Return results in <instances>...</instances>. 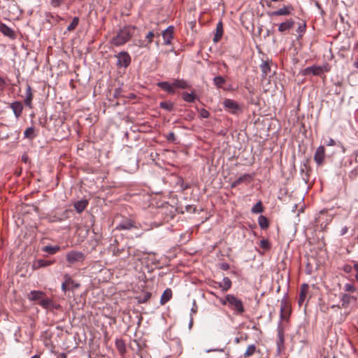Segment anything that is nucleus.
I'll return each mask as SVG.
<instances>
[{"instance_id":"9b49d317","label":"nucleus","mask_w":358,"mask_h":358,"mask_svg":"<svg viewBox=\"0 0 358 358\" xmlns=\"http://www.w3.org/2000/svg\"><path fill=\"white\" fill-rule=\"evenodd\" d=\"M357 298L355 296L348 294H342L341 296V302L342 308H347L352 302H356Z\"/></svg>"},{"instance_id":"c756f323","label":"nucleus","mask_w":358,"mask_h":358,"mask_svg":"<svg viewBox=\"0 0 358 358\" xmlns=\"http://www.w3.org/2000/svg\"><path fill=\"white\" fill-rule=\"evenodd\" d=\"M173 89L181 88L185 89L188 87V85L184 80H175L173 83Z\"/></svg>"},{"instance_id":"9d476101","label":"nucleus","mask_w":358,"mask_h":358,"mask_svg":"<svg viewBox=\"0 0 358 358\" xmlns=\"http://www.w3.org/2000/svg\"><path fill=\"white\" fill-rule=\"evenodd\" d=\"M252 180V176L250 174L245 173L243 176L235 180L231 184V187L234 188L243 182L249 183Z\"/></svg>"},{"instance_id":"dca6fc26","label":"nucleus","mask_w":358,"mask_h":358,"mask_svg":"<svg viewBox=\"0 0 358 358\" xmlns=\"http://www.w3.org/2000/svg\"><path fill=\"white\" fill-rule=\"evenodd\" d=\"M223 24L221 21H220L217 24V26H216V31H215V34L214 36V38H213V41L215 43H217L219 42L222 36H223Z\"/></svg>"},{"instance_id":"0e129e2a","label":"nucleus","mask_w":358,"mask_h":358,"mask_svg":"<svg viewBox=\"0 0 358 358\" xmlns=\"http://www.w3.org/2000/svg\"><path fill=\"white\" fill-rule=\"evenodd\" d=\"M22 159L26 162V158H24V157H22Z\"/></svg>"},{"instance_id":"4be33fe9","label":"nucleus","mask_w":358,"mask_h":358,"mask_svg":"<svg viewBox=\"0 0 358 358\" xmlns=\"http://www.w3.org/2000/svg\"><path fill=\"white\" fill-rule=\"evenodd\" d=\"M312 73L315 76H320L323 73V68L321 66H310L305 69V73Z\"/></svg>"},{"instance_id":"a211bd4d","label":"nucleus","mask_w":358,"mask_h":358,"mask_svg":"<svg viewBox=\"0 0 358 358\" xmlns=\"http://www.w3.org/2000/svg\"><path fill=\"white\" fill-rule=\"evenodd\" d=\"M10 108L13 110L15 117L17 118L22 114L23 106L21 102L15 101L11 103Z\"/></svg>"},{"instance_id":"ea45409f","label":"nucleus","mask_w":358,"mask_h":358,"mask_svg":"<svg viewBox=\"0 0 358 358\" xmlns=\"http://www.w3.org/2000/svg\"><path fill=\"white\" fill-rule=\"evenodd\" d=\"M161 108L171 111L173 108V103L169 101H162L160 103Z\"/></svg>"},{"instance_id":"603ef678","label":"nucleus","mask_w":358,"mask_h":358,"mask_svg":"<svg viewBox=\"0 0 358 358\" xmlns=\"http://www.w3.org/2000/svg\"><path fill=\"white\" fill-rule=\"evenodd\" d=\"M62 3V0H52V4L54 6H59Z\"/></svg>"},{"instance_id":"4468645a","label":"nucleus","mask_w":358,"mask_h":358,"mask_svg":"<svg viewBox=\"0 0 358 358\" xmlns=\"http://www.w3.org/2000/svg\"><path fill=\"white\" fill-rule=\"evenodd\" d=\"M0 31L10 38L14 39L15 38L14 31L3 23H0Z\"/></svg>"},{"instance_id":"37998d69","label":"nucleus","mask_w":358,"mask_h":358,"mask_svg":"<svg viewBox=\"0 0 358 358\" xmlns=\"http://www.w3.org/2000/svg\"><path fill=\"white\" fill-rule=\"evenodd\" d=\"M278 345L282 344L284 342V335H283V331H282V329H280V328L278 329Z\"/></svg>"},{"instance_id":"c03bdc74","label":"nucleus","mask_w":358,"mask_h":358,"mask_svg":"<svg viewBox=\"0 0 358 358\" xmlns=\"http://www.w3.org/2000/svg\"><path fill=\"white\" fill-rule=\"evenodd\" d=\"M199 115L202 118H208L210 116V113L205 108H201L199 110Z\"/></svg>"},{"instance_id":"052dcab7","label":"nucleus","mask_w":358,"mask_h":358,"mask_svg":"<svg viewBox=\"0 0 358 358\" xmlns=\"http://www.w3.org/2000/svg\"><path fill=\"white\" fill-rule=\"evenodd\" d=\"M331 308H342V307H341V306H340L339 305H334V306H331Z\"/></svg>"},{"instance_id":"13d9d810","label":"nucleus","mask_w":358,"mask_h":358,"mask_svg":"<svg viewBox=\"0 0 358 358\" xmlns=\"http://www.w3.org/2000/svg\"><path fill=\"white\" fill-rule=\"evenodd\" d=\"M4 85H5V80L2 78H0V87H3V86H4Z\"/></svg>"},{"instance_id":"3c124183","label":"nucleus","mask_w":358,"mask_h":358,"mask_svg":"<svg viewBox=\"0 0 358 358\" xmlns=\"http://www.w3.org/2000/svg\"><path fill=\"white\" fill-rule=\"evenodd\" d=\"M220 301L224 306L228 305L227 295L226 296L225 299L220 298Z\"/></svg>"},{"instance_id":"2f4dec72","label":"nucleus","mask_w":358,"mask_h":358,"mask_svg":"<svg viewBox=\"0 0 358 358\" xmlns=\"http://www.w3.org/2000/svg\"><path fill=\"white\" fill-rule=\"evenodd\" d=\"M182 99L189 103H192L194 101L196 96L193 93H188V92H183L182 94Z\"/></svg>"},{"instance_id":"864d4df0","label":"nucleus","mask_w":358,"mask_h":358,"mask_svg":"<svg viewBox=\"0 0 358 358\" xmlns=\"http://www.w3.org/2000/svg\"><path fill=\"white\" fill-rule=\"evenodd\" d=\"M220 268L222 270L227 271V270H228L229 268V265L228 264L223 263V264H221Z\"/></svg>"},{"instance_id":"bb28decb","label":"nucleus","mask_w":358,"mask_h":358,"mask_svg":"<svg viewBox=\"0 0 358 358\" xmlns=\"http://www.w3.org/2000/svg\"><path fill=\"white\" fill-rule=\"evenodd\" d=\"M61 248L58 245L52 246V245H46L43 248L42 250L45 252H48L50 255H54L60 251Z\"/></svg>"},{"instance_id":"a18cd8bd","label":"nucleus","mask_w":358,"mask_h":358,"mask_svg":"<svg viewBox=\"0 0 358 358\" xmlns=\"http://www.w3.org/2000/svg\"><path fill=\"white\" fill-rule=\"evenodd\" d=\"M306 28V24H300L298 27L296 31L299 34H303V32H305Z\"/></svg>"},{"instance_id":"bf43d9fd","label":"nucleus","mask_w":358,"mask_h":358,"mask_svg":"<svg viewBox=\"0 0 358 358\" xmlns=\"http://www.w3.org/2000/svg\"><path fill=\"white\" fill-rule=\"evenodd\" d=\"M240 341H241V339H240L239 338H235V343H236V344L239 343H240Z\"/></svg>"},{"instance_id":"c9c22d12","label":"nucleus","mask_w":358,"mask_h":358,"mask_svg":"<svg viewBox=\"0 0 358 358\" xmlns=\"http://www.w3.org/2000/svg\"><path fill=\"white\" fill-rule=\"evenodd\" d=\"M263 210L264 208L262 201H259L258 203H257L256 205H255L251 210L252 213L255 214L262 213Z\"/></svg>"},{"instance_id":"f257e3e1","label":"nucleus","mask_w":358,"mask_h":358,"mask_svg":"<svg viewBox=\"0 0 358 358\" xmlns=\"http://www.w3.org/2000/svg\"><path fill=\"white\" fill-rule=\"evenodd\" d=\"M27 299L40 305L43 308L57 309L59 306H56L52 300L46 297L45 294L42 291L33 290L27 294Z\"/></svg>"},{"instance_id":"20e7f679","label":"nucleus","mask_w":358,"mask_h":358,"mask_svg":"<svg viewBox=\"0 0 358 358\" xmlns=\"http://www.w3.org/2000/svg\"><path fill=\"white\" fill-rule=\"evenodd\" d=\"M66 259L71 266L83 262L85 259V255L82 252L71 250L66 253Z\"/></svg>"},{"instance_id":"cd10ccee","label":"nucleus","mask_w":358,"mask_h":358,"mask_svg":"<svg viewBox=\"0 0 358 358\" xmlns=\"http://www.w3.org/2000/svg\"><path fill=\"white\" fill-rule=\"evenodd\" d=\"M26 99H24V103L26 106H29V108H31V101L33 99V94L31 93V89L29 86L27 88L26 90Z\"/></svg>"},{"instance_id":"0eeeda50","label":"nucleus","mask_w":358,"mask_h":358,"mask_svg":"<svg viewBox=\"0 0 358 358\" xmlns=\"http://www.w3.org/2000/svg\"><path fill=\"white\" fill-rule=\"evenodd\" d=\"M117 59V66L118 67L127 68L131 63V57L128 52L122 51L116 55Z\"/></svg>"},{"instance_id":"2eb2a0df","label":"nucleus","mask_w":358,"mask_h":358,"mask_svg":"<svg viewBox=\"0 0 358 358\" xmlns=\"http://www.w3.org/2000/svg\"><path fill=\"white\" fill-rule=\"evenodd\" d=\"M290 314L289 306L285 301L281 302L280 305V318L287 320Z\"/></svg>"},{"instance_id":"393cba45","label":"nucleus","mask_w":358,"mask_h":358,"mask_svg":"<svg viewBox=\"0 0 358 358\" xmlns=\"http://www.w3.org/2000/svg\"><path fill=\"white\" fill-rule=\"evenodd\" d=\"M87 204L88 201L87 200H80L75 203L74 207L78 213H82Z\"/></svg>"},{"instance_id":"680f3d73","label":"nucleus","mask_w":358,"mask_h":358,"mask_svg":"<svg viewBox=\"0 0 358 358\" xmlns=\"http://www.w3.org/2000/svg\"><path fill=\"white\" fill-rule=\"evenodd\" d=\"M31 358H40V356L38 355H35L34 356H33Z\"/></svg>"},{"instance_id":"4d7b16f0","label":"nucleus","mask_w":358,"mask_h":358,"mask_svg":"<svg viewBox=\"0 0 358 358\" xmlns=\"http://www.w3.org/2000/svg\"><path fill=\"white\" fill-rule=\"evenodd\" d=\"M328 146H334L336 145V142L334 139L330 138L329 142L327 144Z\"/></svg>"},{"instance_id":"79ce46f5","label":"nucleus","mask_w":358,"mask_h":358,"mask_svg":"<svg viewBox=\"0 0 358 358\" xmlns=\"http://www.w3.org/2000/svg\"><path fill=\"white\" fill-rule=\"evenodd\" d=\"M343 289L345 292H355L356 291L355 287L352 284H350V283H346L344 285Z\"/></svg>"},{"instance_id":"ddd939ff","label":"nucleus","mask_w":358,"mask_h":358,"mask_svg":"<svg viewBox=\"0 0 358 358\" xmlns=\"http://www.w3.org/2000/svg\"><path fill=\"white\" fill-rule=\"evenodd\" d=\"M294 21L292 19L287 20L278 25V31L285 33L293 27Z\"/></svg>"},{"instance_id":"f704fd0d","label":"nucleus","mask_w":358,"mask_h":358,"mask_svg":"<svg viewBox=\"0 0 358 358\" xmlns=\"http://www.w3.org/2000/svg\"><path fill=\"white\" fill-rule=\"evenodd\" d=\"M256 347L255 345H250L248 346L246 351L244 353L245 357H249L255 354Z\"/></svg>"},{"instance_id":"412c9836","label":"nucleus","mask_w":358,"mask_h":358,"mask_svg":"<svg viewBox=\"0 0 358 358\" xmlns=\"http://www.w3.org/2000/svg\"><path fill=\"white\" fill-rule=\"evenodd\" d=\"M172 297V291L171 289L167 288L164 290L163 292L161 299H160V303L161 305H164L166 303H167L169 301L171 300Z\"/></svg>"},{"instance_id":"e433bc0d","label":"nucleus","mask_w":358,"mask_h":358,"mask_svg":"<svg viewBox=\"0 0 358 358\" xmlns=\"http://www.w3.org/2000/svg\"><path fill=\"white\" fill-rule=\"evenodd\" d=\"M261 70L264 77H266L271 71V67L268 62H263L261 65Z\"/></svg>"},{"instance_id":"f03ea898","label":"nucleus","mask_w":358,"mask_h":358,"mask_svg":"<svg viewBox=\"0 0 358 358\" xmlns=\"http://www.w3.org/2000/svg\"><path fill=\"white\" fill-rule=\"evenodd\" d=\"M135 27L127 26L120 30L117 34L113 36L110 43L116 47L121 46L130 40L134 34Z\"/></svg>"},{"instance_id":"c85d7f7f","label":"nucleus","mask_w":358,"mask_h":358,"mask_svg":"<svg viewBox=\"0 0 358 358\" xmlns=\"http://www.w3.org/2000/svg\"><path fill=\"white\" fill-rule=\"evenodd\" d=\"M151 297V293L149 292H143L142 294L137 296V300L139 303H146Z\"/></svg>"},{"instance_id":"338daca9","label":"nucleus","mask_w":358,"mask_h":358,"mask_svg":"<svg viewBox=\"0 0 358 358\" xmlns=\"http://www.w3.org/2000/svg\"><path fill=\"white\" fill-rule=\"evenodd\" d=\"M357 66H358V64H357Z\"/></svg>"},{"instance_id":"39448f33","label":"nucleus","mask_w":358,"mask_h":358,"mask_svg":"<svg viewBox=\"0 0 358 358\" xmlns=\"http://www.w3.org/2000/svg\"><path fill=\"white\" fill-rule=\"evenodd\" d=\"M223 106L227 111L232 114H238L242 110L240 105L232 99H224L223 101Z\"/></svg>"},{"instance_id":"72a5a7b5","label":"nucleus","mask_w":358,"mask_h":358,"mask_svg":"<svg viewBox=\"0 0 358 358\" xmlns=\"http://www.w3.org/2000/svg\"><path fill=\"white\" fill-rule=\"evenodd\" d=\"M78 23H79V17H74L73 18V20L71 22V24L67 27V31H73L78 26Z\"/></svg>"},{"instance_id":"5fc2aeb1","label":"nucleus","mask_w":358,"mask_h":358,"mask_svg":"<svg viewBox=\"0 0 358 358\" xmlns=\"http://www.w3.org/2000/svg\"><path fill=\"white\" fill-rule=\"evenodd\" d=\"M355 270L357 271V273L355 275L356 280L358 282V263H355L353 266Z\"/></svg>"},{"instance_id":"09e8293b","label":"nucleus","mask_w":358,"mask_h":358,"mask_svg":"<svg viewBox=\"0 0 358 358\" xmlns=\"http://www.w3.org/2000/svg\"><path fill=\"white\" fill-rule=\"evenodd\" d=\"M176 138L175 134L173 132H170L167 136V140L170 141H173Z\"/></svg>"},{"instance_id":"6e6d98bb","label":"nucleus","mask_w":358,"mask_h":358,"mask_svg":"<svg viewBox=\"0 0 358 358\" xmlns=\"http://www.w3.org/2000/svg\"><path fill=\"white\" fill-rule=\"evenodd\" d=\"M197 308H197V306H196V302H195V301H194L193 307H192V309H191L192 313H196L197 312Z\"/></svg>"},{"instance_id":"423d86ee","label":"nucleus","mask_w":358,"mask_h":358,"mask_svg":"<svg viewBox=\"0 0 358 358\" xmlns=\"http://www.w3.org/2000/svg\"><path fill=\"white\" fill-rule=\"evenodd\" d=\"M64 281L62 284V289L66 292L67 290L78 289L80 285L76 282L69 274L66 273L64 275Z\"/></svg>"},{"instance_id":"a878e982","label":"nucleus","mask_w":358,"mask_h":358,"mask_svg":"<svg viewBox=\"0 0 358 358\" xmlns=\"http://www.w3.org/2000/svg\"><path fill=\"white\" fill-rule=\"evenodd\" d=\"M55 263V260L38 259L34 264L36 268L46 267Z\"/></svg>"},{"instance_id":"f8f14e48","label":"nucleus","mask_w":358,"mask_h":358,"mask_svg":"<svg viewBox=\"0 0 358 358\" xmlns=\"http://www.w3.org/2000/svg\"><path fill=\"white\" fill-rule=\"evenodd\" d=\"M173 31L174 27L173 26H169L162 32L164 44L169 45L171 43V41L173 38Z\"/></svg>"},{"instance_id":"49530a36","label":"nucleus","mask_w":358,"mask_h":358,"mask_svg":"<svg viewBox=\"0 0 358 358\" xmlns=\"http://www.w3.org/2000/svg\"><path fill=\"white\" fill-rule=\"evenodd\" d=\"M127 252H128V255L129 256H134V257H135V256L138 255L137 253L136 252L135 250L133 248H131V247H129L128 248Z\"/></svg>"},{"instance_id":"de8ad7c7","label":"nucleus","mask_w":358,"mask_h":358,"mask_svg":"<svg viewBox=\"0 0 358 358\" xmlns=\"http://www.w3.org/2000/svg\"><path fill=\"white\" fill-rule=\"evenodd\" d=\"M122 251H123V250H120L119 248H114V249L113 250V255L114 256L118 257L120 255V254L122 253Z\"/></svg>"},{"instance_id":"6e6552de","label":"nucleus","mask_w":358,"mask_h":358,"mask_svg":"<svg viewBox=\"0 0 358 358\" xmlns=\"http://www.w3.org/2000/svg\"><path fill=\"white\" fill-rule=\"evenodd\" d=\"M325 148L323 145L319 146L315 153L314 160L317 164V166H322L324 163L325 159Z\"/></svg>"},{"instance_id":"f3484780","label":"nucleus","mask_w":358,"mask_h":358,"mask_svg":"<svg viewBox=\"0 0 358 358\" xmlns=\"http://www.w3.org/2000/svg\"><path fill=\"white\" fill-rule=\"evenodd\" d=\"M132 228H137V227L135 226L134 222L130 220H126L122 221L116 227V229H119V230H121V229L129 230Z\"/></svg>"},{"instance_id":"e2e57ef3","label":"nucleus","mask_w":358,"mask_h":358,"mask_svg":"<svg viewBox=\"0 0 358 358\" xmlns=\"http://www.w3.org/2000/svg\"><path fill=\"white\" fill-rule=\"evenodd\" d=\"M118 93L119 92L117 91H116V92L115 93V96H117Z\"/></svg>"},{"instance_id":"6ab92c4d","label":"nucleus","mask_w":358,"mask_h":358,"mask_svg":"<svg viewBox=\"0 0 358 358\" xmlns=\"http://www.w3.org/2000/svg\"><path fill=\"white\" fill-rule=\"evenodd\" d=\"M218 287H220L223 292H227L231 287V281L228 277H224L222 282H215Z\"/></svg>"},{"instance_id":"a19ab883","label":"nucleus","mask_w":358,"mask_h":358,"mask_svg":"<svg viewBox=\"0 0 358 358\" xmlns=\"http://www.w3.org/2000/svg\"><path fill=\"white\" fill-rule=\"evenodd\" d=\"M213 82L217 87H222V85L225 83V80L222 76H217L214 78Z\"/></svg>"},{"instance_id":"aec40b11","label":"nucleus","mask_w":358,"mask_h":358,"mask_svg":"<svg viewBox=\"0 0 358 358\" xmlns=\"http://www.w3.org/2000/svg\"><path fill=\"white\" fill-rule=\"evenodd\" d=\"M308 289H309V286L307 284H303L301 286L300 294H299V300H298V303L300 306L303 303V301L306 297V295L308 294Z\"/></svg>"},{"instance_id":"69168bd1","label":"nucleus","mask_w":358,"mask_h":358,"mask_svg":"<svg viewBox=\"0 0 358 358\" xmlns=\"http://www.w3.org/2000/svg\"><path fill=\"white\" fill-rule=\"evenodd\" d=\"M357 66H358V64H357Z\"/></svg>"},{"instance_id":"473e14b6","label":"nucleus","mask_w":358,"mask_h":358,"mask_svg":"<svg viewBox=\"0 0 358 358\" xmlns=\"http://www.w3.org/2000/svg\"><path fill=\"white\" fill-rule=\"evenodd\" d=\"M24 137L29 139H33L36 134L34 133V128L31 127L26 129L24 133Z\"/></svg>"},{"instance_id":"5701e85b","label":"nucleus","mask_w":358,"mask_h":358,"mask_svg":"<svg viewBox=\"0 0 358 358\" xmlns=\"http://www.w3.org/2000/svg\"><path fill=\"white\" fill-rule=\"evenodd\" d=\"M157 85L161 87L163 90L167 92L169 94H174L175 90L173 89V83L170 84L168 82H160Z\"/></svg>"},{"instance_id":"1a4fd4ad","label":"nucleus","mask_w":358,"mask_h":358,"mask_svg":"<svg viewBox=\"0 0 358 358\" xmlns=\"http://www.w3.org/2000/svg\"><path fill=\"white\" fill-rule=\"evenodd\" d=\"M294 10L292 5L284 6L282 8L271 13L272 16L289 15Z\"/></svg>"},{"instance_id":"7c9ffc66","label":"nucleus","mask_w":358,"mask_h":358,"mask_svg":"<svg viewBox=\"0 0 358 358\" xmlns=\"http://www.w3.org/2000/svg\"><path fill=\"white\" fill-rule=\"evenodd\" d=\"M258 223L260 227L263 229L268 227V221L267 218L263 215L259 217Z\"/></svg>"},{"instance_id":"4c0bfd02","label":"nucleus","mask_w":358,"mask_h":358,"mask_svg":"<svg viewBox=\"0 0 358 358\" xmlns=\"http://www.w3.org/2000/svg\"><path fill=\"white\" fill-rule=\"evenodd\" d=\"M155 37V33L150 31L146 35L147 43L141 45L142 47H148V45L152 42L153 38Z\"/></svg>"},{"instance_id":"8fccbe9b","label":"nucleus","mask_w":358,"mask_h":358,"mask_svg":"<svg viewBox=\"0 0 358 358\" xmlns=\"http://www.w3.org/2000/svg\"><path fill=\"white\" fill-rule=\"evenodd\" d=\"M343 271L345 272V273H350L351 271H352V266L350 265H345L343 266Z\"/></svg>"},{"instance_id":"58836bf2","label":"nucleus","mask_w":358,"mask_h":358,"mask_svg":"<svg viewBox=\"0 0 358 358\" xmlns=\"http://www.w3.org/2000/svg\"><path fill=\"white\" fill-rule=\"evenodd\" d=\"M259 245L264 251H267L271 249V244L266 239H262L259 242Z\"/></svg>"},{"instance_id":"7ed1b4c3","label":"nucleus","mask_w":358,"mask_h":358,"mask_svg":"<svg viewBox=\"0 0 358 358\" xmlns=\"http://www.w3.org/2000/svg\"><path fill=\"white\" fill-rule=\"evenodd\" d=\"M229 307L236 312L237 314H242L245 311L243 302L241 299L232 294H227Z\"/></svg>"},{"instance_id":"b1692460","label":"nucleus","mask_w":358,"mask_h":358,"mask_svg":"<svg viewBox=\"0 0 358 358\" xmlns=\"http://www.w3.org/2000/svg\"><path fill=\"white\" fill-rule=\"evenodd\" d=\"M115 347L122 355L126 352L125 343L122 339L117 338L115 340Z\"/></svg>"}]
</instances>
